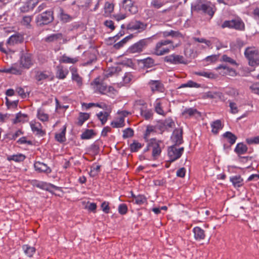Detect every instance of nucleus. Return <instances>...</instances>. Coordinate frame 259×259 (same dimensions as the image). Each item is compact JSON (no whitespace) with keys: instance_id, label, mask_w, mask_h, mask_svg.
I'll list each match as a JSON object with an SVG mask.
<instances>
[{"instance_id":"nucleus-1","label":"nucleus","mask_w":259,"mask_h":259,"mask_svg":"<svg viewBox=\"0 0 259 259\" xmlns=\"http://www.w3.org/2000/svg\"><path fill=\"white\" fill-rule=\"evenodd\" d=\"M177 47L178 45H175L170 40H161L156 44L153 49V54L157 56H162L169 53Z\"/></svg>"},{"instance_id":"nucleus-2","label":"nucleus","mask_w":259,"mask_h":259,"mask_svg":"<svg viewBox=\"0 0 259 259\" xmlns=\"http://www.w3.org/2000/svg\"><path fill=\"white\" fill-rule=\"evenodd\" d=\"M244 55L251 66L259 65V51L254 47L247 48L244 51Z\"/></svg>"},{"instance_id":"nucleus-3","label":"nucleus","mask_w":259,"mask_h":259,"mask_svg":"<svg viewBox=\"0 0 259 259\" xmlns=\"http://www.w3.org/2000/svg\"><path fill=\"white\" fill-rule=\"evenodd\" d=\"M164 147L163 143L156 139H151L148 144V148L152 151V155L155 159L160 155L161 150Z\"/></svg>"},{"instance_id":"nucleus-4","label":"nucleus","mask_w":259,"mask_h":259,"mask_svg":"<svg viewBox=\"0 0 259 259\" xmlns=\"http://www.w3.org/2000/svg\"><path fill=\"white\" fill-rule=\"evenodd\" d=\"M222 27L235 29L237 30L243 31L245 29V24L242 19L239 17H236L231 20H227L224 22Z\"/></svg>"},{"instance_id":"nucleus-5","label":"nucleus","mask_w":259,"mask_h":259,"mask_svg":"<svg viewBox=\"0 0 259 259\" xmlns=\"http://www.w3.org/2000/svg\"><path fill=\"white\" fill-rule=\"evenodd\" d=\"M130 113L125 110L118 111L117 112L116 119L111 122V125L113 128H121L125 126V117Z\"/></svg>"},{"instance_id":"nucleus-6","label":"nucleus","mask_w":259,"mask_h":259,"mask_svg":"<svg viewBox=\"0 0 259 259\" xmlns=\"http://www.w3.org/2000/svg\"><path fill=\"white\" fill-rule=\"evenodd\" d=\"M168 155L169 160L171 162L179 159L184 152V148H178L176 145L170 146L168 148Z\"/></svg>"},{"instance_id":"nucleus-7","label":"nucleus","mask_w":259,"mask_h":259,"mask_svg":"<svg viewBox=\"0 0 259 259\" xmlns=\"http://www.w3.org/2000/svg\"><path fill=\"white\" fill-rule=\"evenodd\" d=\"M91 85L96 92L103 95L107 94V87L103 83L100 82L99 78H95L91 83Z\"/></svg>"},{"instance_id":"nucleus-8","label":"nucleus","mask_w":259,"mask_h":259,"mask_svg":"<svg viewBox=\"0 0 259 259\" xmlns=\"http://www.w3.org/2000/svg\"><path fill=\"white\" fill-rule=\"evenodd\" d=\"M53 20V13L51 11H46L38 16L36 22L39 25L47 24Z\"/></svg>"},{"instance_id":"nucleus-9","label":"nucleus","mask_w":259,"mask_h":259,"mask_svg":"<svg viewBox=\"0 0 259 259\" xmlns=\"http://www.w3.org/2000/svg\"><path fill=\"white\" fill-rule=\"evenodd\" d=\"M164 61L166 62L171 64H186V61L183 56L172 54L166 56L164 58Z\"/></svg>"},{"instance_id":"nucleus-10","label":"nucleus","mask_w":259,"mask_h":259,"mask_svg":"<svg viewBox=\"0 0 259 259\" xmlns=\"http://www.w3.org/2000/svg\"><path fill=\"white\" fill-rule=\"evenodd\" d=\"M200 10H202L203 13L208 15L210 18H211L216 11V8L214 5L210 2H207L201 5Z\"/></svg>"},{"instance_id":"nucleus-11","label":"nucleus","mask_w":259,"mask_h":259,"mask_svg":"<svg viewBox=\"0 0 259 259\" xmlns=\"http://www.w3.org/2000/svg\"><path fill=\"white\" fill-rule=\"evenodd\" d=\"M167 101L166 100H161L160 99H157L155 102V110L156 113L159 115L165 116L167 111L164 110V104H167ZM169 111V110H168Z\"/></svg>"},{"instance_id":"nucleus-12","label":"nucleus","mask_w":259,"mask_h":259,"mask_svg":"<svg viewBox=\"0 0 259 259\" xmlns=\"http://www.w3.org/2000/svg\"><path fill=\"white\" fill-rule=\"evenodd\" d=\"M19 62L22 68L28 69L32 65L31 56L29 54H25L21 57Z\"/></svg>"},{"instance_id":"nucleus-13","label":"nucleus","mask_w":259,"mask_h":259,"mask_svg":"<svg viewBox=\"0 0 259 259\" xmlns=\"http://www.w3.org/2000/svg\"><path fill=\"white\" fill-rule=\"evenodd\" d=\"M217 70H220L219 74L222 75H229L231 76H235L237 75L236 71L226 66L220 65L215 68Z\"/></svg>"},{"instance_id":"nucleus-14","label":"nucleus","mask_w":259,"mask_h":259,"mask_svg":"<svg viewBox=\"0 0 259 259\" xmlns=\"http://www.w3.org/2000/svg\"><path fill=\"white\" fill-rule=\"evenodd\" d=\"M146 45V41L145 39L140 40L131 46L128 49V51L131 53H140L142 51Z\"/></svg>"},{"instance_id":"nucleus-15","label":"nucleus","mask_w":259,"mask_h":259,"mask_svg":"<svg viewBox=\"0 0 259 259\" xmlns=\"http://www.w3.org/2000/svg\"><path fill=\"white\" fill-rule=\"evenodd\" d=\"M146 27V25L140 21L132 22L127 25V29L131 30L141 31Z\"/></svg>"},{"instance_id":"nucleus-16","label":"nucleus","mask_w":259,"mask_h":259,"mask_svg":"<svg viewBox=\"0 0 259 259\" xmlns=\"http://www.w3.org/2000/svg\"><path fill=\"white\" fill-rule=\"evenodd\" d=\"M148 84L152 92H163V85L159 80H151Z\"/></svg>"},{"instance_id":"nucleus-17","label":"nucleus","mask_w":259,"mask_h":259,"mask_svg":"<svg viewBox=\"0 0 259 259\" xmlns=\"http://www.w3.org/2000/svg\"><path fill=\"white\" fill-rule=\"evenodd\" d=\"M71 72L72 80L76 83L78 87L81 88L82 85V78L78 73L77 69L72 68L71 69Z\"/></svg>"},{"instance_id":"nucleus-18","label":"nucleus","mask_w":259,"mask_h":259,"mask_svg":"<svg viewBox=\"0 0 259 259\" xmlns=\"http://www.w3.org/2000/svg\"><path fill=\"white\" fill-rule=\"evenodd\" d=\"M38 3V0H29L21 7V11L23 12H27L32 10Z\"/></svg>"},{"instance_id":"nucleus-19","label":"nucleus","mask_w":259,"mask_h":259,"mask_svg":"<svg viewBox=\"0 0 259 259\" xmlns=\"http://www.w3.org/2000/svg\"><path fill=\"white\" fill-rule=\"evenodd\" d=\"M23 41V37L21 34H15L10 36L7 40V44L9 46L14 45L21 43Z\"/></svg>"},{"instance_id":"nucleus-20","label":"nucleus","mask_w":259,"mask_h":259,"mask_svg":"<svg viewBox=\"0 0 259 259\" xmlns=\"http://www.w3.org/2000/svg\"><path fill=\"white\" fill-rule=\"evenodd\" d=\"M123 5L125 11L132 14H135L138 11L137 8L133 5L131 0H124Z\"/></svg>"},{"instance_id":"nucleus-21","label":"nucleus","mask_w":259,"mask_h":259,"mask_svg":"<svg viewBox=\"0 0 259 259\" xmlns=\"http://www.w3.org/2000/svg\"><path fill=\"white\" fill-rule=\"evenodd\" d=\"M22 68L21 66L17 64L13 65L11 67L0 70V71L6 73H10L14 74H21L22 73Z\"/></svg>"},{"instance_id":"nucleus-22","label":"nucleus","mask_w":259,"mask_h":259,"mask_svg":"<svg viewBox=\"0 0 259 259\" xmlns=\"http://www.w3.org/2000/svg\"><path fill=\"white\" fill-rule=\"evenodd\" d=\"M79 61V58L78 57H71L67 56L64 54L62 55L59 59V62L60 63H66V64H75Z\"/></svg>"},{"instance_id":"nucleus-23","label":"nucleus","mask_w":259,"mask_h":259,"mask_svg":"<svg viewBox=\"0 0 259 259\" xmlns=\"http://www.w3.org/2000/svg\"><path fill=\"white\" fill-rule=\"evenodd\" d=\"M34 166L35 169L38 172L50 173L51 171V169L47 164L39 161L35 162Z\"/></svg>"},{"instance_id":"nucleus-24","label":"nucleus","mask_w":259,"mask_h":259,"mask_svg":"<svg viewBox=\"0 0 259 259\" xmlns=\"http://www.w3.org/2000/svg\"><path fill=\"white\" fill-rule=\"evenodd\" d=\"M69 73L68 70L62 66L57 67L56 77L57 78L63 79L65 78Z\"/></svg>"},{"instance_id":"nucleus-25","label":"nucleus","mask_w":259,"mask_h":259,"mask_svg":"<svg viewBox=\"0 0 259 259\" xmlns=\"http://www.w3.org/2000/svg\"><path fill=\"white\" fill-rule=\"evenodd\" d=\"M194 238L196 240H201L205 238L204 231L199 227H194L193 229Z\"/></svg>"},{"instance_id":"nucleus-26","label":"nucleus","mask_w":259,"mask_h":259,"mask_svg":"<svg viewBox=\"0 0 259 259\" xmlns=\"http://www.w3.org/2000/svg\"><path fill=\"white\" fill-rule=\"evenodd\" d=\"M114 9V5L113 3L106 2L105 3L104 7L105 17H109L111 14L113 12Z\"/></svg>"},{"instance_id":"nucleus-27","label":"nucleus","mask_w":259,"mask_h":259,"mask_svg":"<svg viewBox=\"0 0 259 259\" xmlns=\"http://www.w3.org/2000/svg\"><path fill=\"white\" fill-rule=\"evenodd\" d=\"M172 139L177 145H180L183 142L182 132L181 131L176 130L174 131Z\"/></svg>"},{"instance_id":"nucleus-28","label":"nucleus","mask_w":259,"mask_h":259,"mask_svg":"<svg viewBox=\"0 0 259 259\" xmlns=\"http://www.w3.org/2000/svg\"><path fill=\"white\" fill-rule=\"evenodd\" d=\"M62 34L60 33L52 34L44 38V40L47 42H52L61 40L62 39Z\"/></svg>"},{"instance_id":"nucleus-29","label":"nucleus","mask_w":259,"mask_h":259,"mask_svg":"<svg viewBox=\"0 0 259 259\" xmlns=\"http://www.w3.org/2000/svg\"><path fill=\"white\" fill-rule=\"evenodd\" d=\"M30 126L32 131L36 133V134L42 135L44 134V132L41 129V125L39 122L32 121L30 123Z\"/></svg>"},{"instance_id":"nucleus-30","label":"nucleus","mask_w":259,"mask_h":259,"mask_svg":"<svg viewBox=\"0 0 259 259\" xmlns=\"http://www.w3.org/2000/svg\"><path fill=\"white\" fill-rule=\"evenodd\" d=\"M132 197L133 201H135V203L138 205H142L147 203V198L145 196L142 195H135L132 193Z\"/></svg>"},{"instance_id":"nucleus-31","label":"nucleus","mask_w":259,"mask_h":259,"mask_svg":"<svg viewBox=\"0 0 259 259\" xmlns=\"http://www.w3.org/2000/svg\"><path fill=\"white\" fill-rule=\"evenodd\" d=\"M223 137L231 145L234 144L237 140V137L230 132H227L223 134Z\"/></svg>"},{"instance_id":"nucleus-32","label":"nucleus","mask_w":259,"mask_h":259,"mask_svg":"<svg viewBox=\"0 0 259 259\" xmlns=\"http://www.w3.org/2000/svg\"><path fill=\"white\" fill-rule=\"evenodd\" d=\"M66 131V125L63 126L61 131L59 133L56 134L55 139L60 143H62L66 140L65 134Z\"/></svg>"},{"instance_id":"nucleus-33","label":"nucleus","mask_w":259,"mask_h":259,"mask_svg":"<svg viewBox=\"0 0 259 259\" xmlns=\"http://www.w3.org/2000/svg\"><path fill=\"white\" fill-rule=\"evenodd\" d=\"M230 181L235 187H240L243 185V179L240 176H235L230 178Z\"/></svg>"},{"instance_id":"nucleus-34","label":"nucleus","mask_w":259,"mask_h":259,"mask_svg":"<svg viewBox=\"0 0 259 259\" xmlns=\"http://www.w3.org/2000/svg\"><path fill=\"white\" fill-rule=\"evenodd\" d=\"M195 74L203 76L204 77L210 78V79H215L218 77V75L212 72L208 71H200V72H195Z\"/></svg>"},{"instance_id":"nucleus-35","label":"nucleus","mask_w":259,"mask_h":259,"mask_svg":"<svg viewBox=\"0 0 259 259\" xmlns=\"http://www.w3.org/2000/svg\"><path fill=\"white\" fill-rule=\"evenodd\" d=\"M110 111L106 112H100L97 114V116L101 121L102 125H104L107 121L110 115Z\"/></svg>"},{"instance_id":"nucleus-36","label":"nucleus","mask_w":259,"mask_h":259,"mask_svg":"<svg viewBox=\"0 0 259 259\" xmlns=\"http://www.w3.org/2000/svg\"><path fill=\"white\" fill-rule=\"evenodd\" d=\"M26 157L22 154H17L9 156L7 157L9 161H14L15 162H21L24 160Z\"/></svg>"},{"instance_id":"nucleus-37","label":"nucleus","mask_w":259,"mask_h":259,"mask_svg":"<svg viewBox=\"0 0 259 259\" xmlns=\"http://www.w3.org/2000/svg\"><path fill=\"white\" fill-rule=\"evenodd\" d=\"M247 150V146L242 143L237 144L235 149V151L240 155L245 153Z\"/></svg>"},{"instance_id":"nucleus-38","label":"nucleus","mask_w":259,"mask_h":259,"mask_svg":"<svg viewBox=\"0 0 259 259\" xmlns=\"http://www.w3.org/2000/svg\"><path fill=\"white\" fill-rule=\"evenodd\" d=\"M133 37V35H130L123 38L121 40L114 45L113 47L115 49H119L123 47L124 45Z\"/></svg>"},{"instance_id":"nucleus-39","label":"nucleus","mask_w":259,"mask_h":259,"mask_svg":"<svg viewBox=\"0 0 259 259\" xmlns=\"http://www.w3.org/2000/svg\"><path fill=\"white\" fill-rule=\"evenodd\" d=\"M211 131L214 134H217L219 130L223 128L221 121L220 120H217L211 124Z\"/></svg>"},{"instance_id":"nucleus-40","label":"nucleus","mask_w":259,"mask_h":259,"mask_svg":"<svg viewBox=\"0 0 259 259\" xmlns=\"http://www.w3.org/2000/svg\"><path fill=\"white\" fill-rule=\"evenodd\" d=\"M163 35L164 37L171 36L172 37L184 38L182 34L178 31L170 30L169 31H164L163 32Z\"/></svg>"},{"instance_id":"nucleus-41","label":"nucleus","mask_w":259,"mask_h":259,"mask_svg":"<svg viewBox=\"0 0 259 259\" xmlns=\"http://www.w3.org/2000/svg\"><path fill=\"white\" fill-rule=\"evenodd\" d=\"M22 248L25 254L28 257H32L35 252V248L28 245H24Z\"/></svg>"},{"instance_id":"nucleus-42","label":"nucleus","mask_w":259,"mask_h":259,"mask_svg":"<svg viewBox=\"0 0 259 259\" xmlns=\"http://www.w3.org/2000/svg\"><path fill=\"white\" fill-rule=\"evenodd\" d=\"M37 116L38 118L43 121H47L49 120V115L45 113L42 109H38L37 110Z\"/></svg>"},{"instance_id":"nucleus-43","label":"nucleus","mask_w":259,"mask_h":259,"mask_svg":"<svg viewBox=\"0 0 259 259\" xmlns=\"http://www.w3.org/2000/svg\"><path fill=\"white\" fill-rule=\"evenodd\" d=\"M90 117V115L87 113H79L77 124L81 126L83 123L87 120Z\"/></svg>"},{"instance_id":"nucleus-44","label":"nucleus","mask_w":259,"mask_h":259,"mask_svg":"<svg viewBox=\"0 0 259 259\" xmlns=\"http://www.w3.org/2000/svg\"><path fill=\"white\" fill-rule=\"evenodd\" d=\"M28 121V117L26 114L19 113L16 115L15 119L13 122L16 123L18 122H24Z\"/></svg>"},{"instance_id":"nucleus-45","label":"nucleus","mask_w":259,"mask_h":259,"mask_svg":"<svg viewBox=\"0 0 259 259\" xmlns=\"http://www.w3.org/2000/svg\"><path fill=\"white\" fill-rule=\"evenodd\" d=\"M199 113L197 110L194 108L186 109L182 113V114L186 118L194 116L196 114Z\"/></svg>"},{"instance_id":"nucleus-46","label":"nucleus","mask_w":259,"mask_h":259,"mask_svg":"<svg viewBox=\"0 0 259 259\" xmlns=\"http://www.w3.org/2000/svg\"><path fill=\"white\" fill-rule=\"evenodd\" d=\"M94 135L93 130H87L81 135V139H90Z\"/></svg>"},{"instance_id":"nucleus-47","label":"nucleus","mask_w":259,"mask_h":259,"mask_svg":"<svg viewBox=\"0 0 259 259\" xmlns=\"http://www.w3.org/2000/svg\"><path fill=\"white\" fill-rule=\"evenodd\" d=\"M134 131L131 128H127L123 131V138L124 139H126L128 138H131L134 135Z\"/></svg>"},{"instance_id":"nucleus-48","label":"nucleus","mask_w":259,"mask_h":259,"mask_svg":"<svg viewBox=\"0 0 259 259\" xmlns=\"http://www.w3.org/2000/svg\"><path fill=\"white\" fill-rule=\"evenodd\" d=\"M133 78V76L132 74L130 72H126L124 74L122 78V85H124L127 84L131 82Z\"/></svg>"},{"instance_id":"nucleus-49","label":"nucleus","mask_w":259,"mask_h":259,"mask_svg":"<svg viewBox=\"0 0 259 259\" xmlns=\"http://www.w3.org/2000/svg\"><path fill=\"white\" fill-rule=\"evenodd\" d=\"M151 5L153 8L159 9L163 5V2L162 0H152Z\"/></svg>"},{"instance_id":"nucleus-50","label":"nucleus","mask_w":259,"mask_h":259,"mask_svg":"<svg viewBox=\"0 0 259 259\" xmlns=\"http://www.w3.org/2000/svg\"><path fill=\"white\" fill-rule=\"evenodd\" d=\"M131 150L132 152H137L142 147V145L139 142H134L131 144Z\"/></svg>"},{"instance_id":"nucleus-51","label":"nucleus","mask_w":259,"mask_h":259,"mask_svg":"<svg viewBox=\"0 0 259 259\" xmlns=\"http://www.w3.org/2000/svg\"><path fill=\"white\" fill-rule=\"evenodd\" d=\"M118 212L122 215L125 214L127 211V207L125 204H120L118 208Z\"/></svg>"},{"instance_id":"nucleus-52","label":"nucleus","mask_w":259,"mask_h":259,"mask_svg":"<svg viewBox=\"0 0 259 259\" xmlns=\"http://www.w3.org/2000/svg\"><path fill=\"white\" fill-rule=\"evenodd\" d=\"M32 17L31 16H25L23 18L22 23L23 25L28 26L32 21Z\"/></svg>"},{"instance_id":"nucleus-53","label":"nucleus","mask_w":259,"mask_h":259,"mask_svg":"<svg viewBox=\"0 0 259 259\" xmlns=\"http://www.w3.org/2000/svg\"><path fill=\"white\" fill-rule=\"evenodd\" d=\"M101 208L105 213H108L110 211L109 203L107 201L103 202L101 204Z\"/></svg>"},{"instance_id":"nucleus-54","label":"nucleus","mask_w":259,"mask_h":259,"mask_svg":"<svg viewBox=\"0 0 259 259\" xmlns=\"http://www.w3.org/2000/svg\"><path fill=\"white\" fill-rule=\"evenodd\" d=\"M222 59V61L224 62H229L232 64L237 65V63L234 60L228 57L226 55H223Z\"/></svg>"},{"instance_id":"nucleus-55","label":"nucleus","mask_w":259,"mask_h":259,"mask_svg":"<svg viewBox=\"0 0 259 259\" xmlns=\"http://www.w3.org/2000/svg\"><path fill=\"white\" fill-rule=\"evenodd\" d=\"M144 65L147 67H150L154 65V61L151 58H147L143 61Z\"/></svg>"},{"instance_id":"nucleus-56","label":"nucleus","mask_w":259,"mask_h":259,"mask_svg":"<svg viewBox=\"0 0 259 259\" xmlns=\"http://www.w3.org/2000/svg\"><path fill=\"white\" fill-rule=\"evenodd\" d=\"M113 17L116 21H119L124 19L126 17V14L125 13L120 12L119 14L114 15Z\"/></svg>"},{"instance_id":"nucleus-57","label":"nucleus","mask_w":259,"mask_h":259,"mask_svg":"<svg viewBox=\"0 0 259 259\" xmlns=\"http://www.w3.org/2000/svg\"><path fill=\"white\" fill-rule=\"evenodd\" d=\"M59 11L60 17L62 20L67 21L70 19V16L68 14H65L62 9L60 8Z\"/></svg>"},{"instance_id":"nucleus-58","label":"nucleus","mask_w":259,"mask_h":259,"mask_svg":"<svg viewBox=\"0 0 259 259\" xmlns=\"http://www.w3.org/2000/svg\"><path fill=\"white\" fill-rule=\"evenodd\" d=\"M250 89L253 93L259 95V84L254 83L250 87Z\"/></svg>"},{"instance_id":"nucleus-59","label":"nucleus","mask_w":259,"mask_h":259,"mask_svg":"<svg viewBox=\"0 0 259 259\" xmlns=\"http://www.w3.org/2000/svg\"><path fill=\"white\" fill-rule=\"evenodd\" d=\"M100 169V166L97 165L96 167H93L91 168V171L89 173L90 176L91 177H95L96 176L98 172H99Z\"/></svg>"},{"instance_id":"nucleus-60","label":"nucleus","mask_w":259,"mask_h":259,"mask_svg":"<svg viewBox=\"0 0 259 259\" xmlns=\"http://www.w3.org/2000/svg\"><path fill=\"white\" fill-rule=\"evenodd\" d=\"M229 106L230 107L231 112L233 114L237 113L238 112V107L236 104L233 102H230Z\"/></svg>"},{"instance_id":"nucleus-61","label":"nucleus","mask_w":259,"mask_h":259,"mask_svg":"<svg viewBox=\"0 0 259 259\" xmlns=\"http://www.w3.org/2000/svg\"><path fill=\"white\" fill-rule=\"evenodd\" d=\"M218 59V56L216 55H213L207 56L205 58V60L207 62H214Z\"/></svg>"},{"instance_id":"nucleus-62","label":"nucleus","mask_w":259,"mask_h":259,"mask_svg":"<svg viewBox=\"0 0 259 259\" xmlns=\"http://www.w3.org/2000/svg\"><path fill=\"white\" fill-rule=\"evenodd\" d=\"M104 25L108 28H110L111 30H113L115 29L114 23L111 20H106L104 22Z\"/></svg>"},{"instance_id":"nucleus-63","label":"nucleus","mask_w":259,"mask_h":259,"mask_svg":"<svg viewBox=\"0 0 259 259\" xmlns=\"http://www.w3.org/2000/svg\"><path fill=\"white\" fill-rule=\"evenodd\" d=\"M48 77V75L44 72L38 73L36 76V78L37 80L39 81L46 79Z\"/></svg>"},{"instance_id":"nucleus-64","label":"nucleus","mask_w":259,"mask_h":259,"mask_svg":"<svg viewBox=\"0 0 259 259\" xmlns=\"http://www.w3.org/2000/svg\"><path fill=\"white\" fill-rule=\"evenodd\" d=\"M247 142L249 144H259V136H257L249 139H247Z\"/></svg>"}]
</instances>
